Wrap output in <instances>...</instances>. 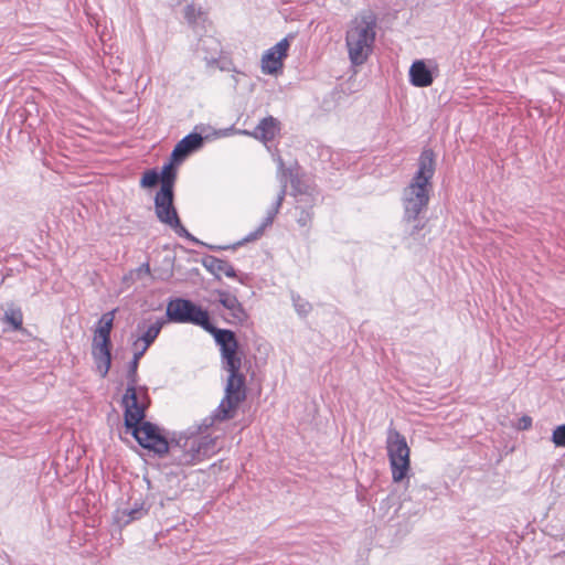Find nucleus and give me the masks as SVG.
Masks as SVG:
<instances>
[{
	"instance_id": "nucleus-1",
	"label": "nucleus",
	"mask_w": 565,
	"mask_h": 565,
	"mask_svg": "<svg viewBox=\"0 0 565 565\" xmlns=\"http://www.w3.org/2000/svg\"><path fill=\"white\" fill-rule=\"evenodd\" d=\"M212 426V418H203L174 435L171 440L161 434L158 425L147 420L129 431L142 448L159 457L169 455L173 465L194 466L217 451V438L205 433Z\"/></svg>"
},
{
	"instance_id": "nucleus-2",
	"label": "nucleus",
	"mask_w": 565,
	"mask_h": 565,
	"mask_svg": "<svg viewBox=\"0 0 565 565\" xmlns=\"http://www.w3.org/2000/svg\"><path fill=\"white\" fill-rule=\"evenodd\" d=\"M435 153L433 149L425 148L418 158L416 173L402 193L403 220L406 223L413 224L411 234L424 227V223L419 216L427 210L433 188L430 181L435 174Z\"/></svg>"
},
{
	"instance_id": "nucleus-3",
	"label": "nucleus",
	"mask_w": 565,
	"mask_h": 565,
	"mask_svg": "<svg viewBox=\"0 0 565 565\" xmlns=\"http://www.w3.org/2000/svg\"><path fill=\"white\" fill-rule=\"evenodd\" d=\"M375 29L376 17L371 11L362 12L351 21L345 34V45L353 65H362L372 53Z\"/></svg>"
},
{
	"instance_id": "nucleus-4",
	"label": "nucleus",
	"mask_w": 565,
	"mask_h": 565,
	"mask_svg": "<svg viewBox=\"0 0 565 565\" xmlns=\"http://www.w3.org/2000/svg\"><path fill=\"white\" fill-rule=\"evenodd\" d=\"M242 363L233 365H224L228 372V377L225 386V395L220 405L206 418L215 420H226L234 417L235 411L238 405L246 398L245 376L239 372Z\"/></svg>"
},
{
	"instance_id": "nucleus-5",
	"label": "nucleus",
	"mask_w": 565,
	"mask_h": 565,
	"mask_svg": "<svg viewBox=\"0 0 565 565\" xmlns=\"http://www.w3.org/2000/svg\"><path fill=\"white\" fill-rule=\"evenodd\" d=\"M115 311L104 313L97 322L92 342V355L96 369L105 377L111 365V339Z\"/></svg>"
},
{
	"instance_id": "nucleus-6",
	"label": "nucleus",
	"mask_w": 565,
	"mask_h": 565,
	"mask_svg": "<svg viewBox=\"0 0 565 565\" xmlns=\"http://www.w3.org/2000/svg\"><path fill=\"white\" fill-rule=\"evenodd\" d=\"M386 450L394 482L403 481L411 469V450L406 438L396 429H390Z\"/></svg>"
},
{
	"instance_id": "nucleus-7",
	"label": "nucleus",
	"mask_w": 565,
	"mask_h": 565,
	"mask_svg": "<svg viewBox=\"0 0 565 565\" xmlns=\"http://www.w3.org/2000/svg\"><path fill=\"white\" fill-rule=\"evenodd\" d=\"M154 213L158 221L169 226L173 232L192 243L202 244L181 223L174 206V192L158 191L154 195Z\"/></svg>"
},
{
	"instance_id": "nucleus-8",
	"label": "nucleus",
	"mask_w": 565,
	"mask_h": 565,
	"mask_svg": "<svg viewBox=\"0 0 565 565\" xmlns=\"http://www.w3.org/2000/svg\"><path fill=\"white\" fill-rule=\"evenodd\" d=\"M166 316L170 322L191 323L202 329L211 318L206 309L190 299L181 297L168 301Z\"/></svg>"
},
{
	"instance_id": "nucleus-9",
	"label": "nucleus",
	"mask_w": 565,
	"mask_h": 565,
	"mask_svg": "<svg viewBox=\"0 0 565 565\" xmlns=\"http://www.w3.org/2000/svg\"><path fill=\"white\" fill-rule=\"evenodd\" d=\"M121 403L125 407L124 424L128 431L146 422L149 397L145 386H127Z\"/></svg>"
},
{
	"instance_id": "nucleus-10",
	"label": "nucleus",
	"mask_w": 565,
	"mask_h": 565,
	"mask_svg": "<svg viewBox=\"0 0 565 565\" xmlns=\"http://www.w3.org/2000/svg\"><path fill=\"white\" fill-rule=\"evenodd\" d=\"M203 330L213 335L222 355L223 365H231L233 367L236 363H242L241 356L237 355L238 342L236 335L232 330L216 328L211 318L203 327Z\"/></svg>"
},
{
	"instance_id": "nucleus-11",
	"label": "nucleus",
	"mask_w": 565,
	"mask_h": 565,
	"mask_svg": "<svg viewBox=\"0 0 565 565\" xmlns=\"http://www.w3.org/2000/svg\"><path fill=\"white\" fill-rule=\"evenodd\" d=\"M203 330L213 335L222 355L223 365H231L233 367L236 363H242L241 356L237 355L238 342L236 335L232 330L216 328L211 318L203 327Z\"/></svg>"
},
{
	"instance_id": "nucleus-12",
	"label": "nucleus",
	"mask_w": 565,
	"mask_h": 565,
	"mask_svg": "<svg viewBox=\"0 0 565 565\" xmlns=\"http://www.w3.org/2000/svg\"><path fill=\"white\" fill-rule=\"evenodd\" d=\"M289 46V36H286L265 51L262 56V71L264 74L273 75L282 68V60L287 56Z\"/></svg>"
},
{
	"instance_id": "nucleus-13",
	"label": "nucleus",
	"mask_w": 565,
	"mask_h": 565,
	"mask_svg": "<svg viewBox=\"0 0 565 565\" xmlns=\"http://www.w3.org/2000/svg\"><path fill=\"white\" fill-rule=\"evenodd\" d=\"M434 70H437V66L433 61H414L408 71L409 83L420 88L430 86L435 79Z\"/></svg>"
},
{
	"instance_id": "nucleus-14",
	"label": "nucleus",
	"mask_w": 565,
	"mask_h": 565,
	"mask_svg": "<svg viewBox=\"0 0 565 565\" xmlns=\"http://www.w3.org/2000/svg\"><path fill=\"white\" fill-rule=\"evenodd\" d=\"M204 137L198 132H191L183 137L173 148L171 154L174 162H183L191 153L203 147Z\"/></svg>"
},
{
	"instance_id": "nucleus-15",
	"label": "nucleus",
	"mask_w": 565,
	"mask_h": 565,
	"mask_svg": "<svg viewBox=\"0 0 565 565\" xmlns=\"http://www.w3.org/2000/svg\"><path fill=\"white\" fill-rule=\"evenodd\" d=\"M196 52L207 66H212L217 63L221 57L222 45L216 38L205 35L200 38Z\"/></svg>"
},
{
	"instance_id": "nucleus-16",
	"label": "nucleus",
	"mask_w": 565,
	"mask_h": 565,
	"mask_svg": "<svg viewBox=\"0 0 565 565\" xmlns=\"http://www.w3.org/2000/svg\"><path fill=\"white\" fill-rule=\"evenodd\" d=\"M279 132L280 122L273 116L263 118L252 132L247 130L243 131L244 135L259 139L264 143L273 141Z\"/></svg>"
},
{
	"instance_id": "nucleus-17",
	"label": "nucleus",
	"mask_w": 565,
	"mask_h": 565,
	"mask_svg": "<svg viewBox=\"0 0 565 565\" xmlns=\"http://www.w3.org/2000/svg\"><path fill=\"white\" fill-rule=\"evenodd\" d=\"M218 296L220 303L230 311L231 320H228V322L241 326L244 324L248 319V315L237 297L226 291H218Z\"/></svg>"
},
{
	"instance_id": "nucleus-18",
	"label": "nucleus",
	"mask_w": 565,
	"mask_h": 565,
	"mask_svg": "<svg viewBox=\"0 0 565 565\" xmlns=\"http://www.w3.org/2000/svg\"><path fill=\"white\" fill-rule=\"evenodd\" d=\"M202 265L207 271L215 276L216 279H221L222 275L228 278H236V270L225 259L206 255L202 258Z\"/></svg>"
},
{
	"instance_id": "nucleus-19",
	"label": "nucleus",
	"mask_w": 565,
	"mask_h": 565,
	"mask_svg": "<svg viewBox=\"0 0 565 565\" xmlns=\"http://www.w3.org/2000/svg\"><path fill=\"white\" fill-rule=\"evenodd\" d=\"M163 321L162 320H156L153 323H151L143 332L140 337H138L132 345L134 348H139L141 349L142 351H147L148 348L156 341V339L158 338L162 327H163Z\"/></svg>"
},
{
	"instance_id": "nucleus-20",
	"label": "nucleus",
	"mask_w": 565,
	"mask_h": 565,
	"mask_svg": "<svg viewBox=\"0 0 565 565\" xmlns=\"http://www.w3.org/2000/svg\"><path fill=\"white\" fill-rule=\"evenodd\" d=\"M181 162H174L170 154L169 162L164 163L159 172L161 178V186L159 191L174 192V183L177 180V166Z\"/></svg>"
},
{
	"instance_id": "nucleus-21",
	"label": "nucleus",
	"mask_w": 565,
	"mask_h": 565,
	"mask_svg": "<svg viewBox=\"0 0 565 565\" xmlns=\"http://www.w3.org/2000/svg\"><path fill=\"white\" fill-rule=\"evenodd\" d=\"M149 512V507H146L145 502L136 500L131 508L121 511L122 516H127L124 524L127 525L134 521L140 520L146 516Z\"/></svg>"
},
{
	"instance_id": "nucleus-22",
	"label": "nucleus",
	"mask_w": 565,
	"mask_h": 565,
	"mask_svg": "<svg viewBox=\"0 0 565 565\" xmlns=\"http://www.w3.org/2000/svg\"><path fill=\"white\" fill-rule=\"evenodd\" d=\"M146 352L139 348H135V352L131 361L128 364L127 370V386H137L138 384V365L139 361Z\"/></svg>"
},
{
	"instance_id": "nucleus-23",
	"label": "nucleus",
	"mask_w": 565,
	"mask_h": 565,
	"mask_svg": "<svg viewBox=\"0 0 565 565\" xmlns=\"http://www.w3.org/2000/svg\"><path fill=\"white\" fill-rule=\"evenodd\" d=\"M4 321L11 324L13 330H20L23 323V315L20 308L10 306L4 311Z\"/></svg>"
},
{
	"instance_id": "nucleus-24",
	"label": "nucleus",
	"mask_w": 565,
	"mask_h": 565,
	"mask_svg": "<svg viewBox=\"0 0 565 565\" xmlns=\"http://www.w3.org/2000/svg\"><path fill=\"white\" fill-rule=\"evenodd\" d=\"M291 301L296 312L301 318L307 317L312 310L311 303L305 298H302L299 294H296L294 291L291 292Z\"/></svg>"
},
{
	"instance_id": "nucleus-25",
	"label": "nucleus",
	"mask_w": 565,
	"mask_h": 565,
	"mask_svg": "<svg viewBox=\"0 0 565 565\" xmlns=\"http://www.w3.org/2000/svg\"><path fill=\"white\" fill-rule=\"evenodd\" d=\"M161 183V178L157 169L146 170L140 179V186L143 189L154 188L158 183Z\"/></svg>"
},
{
	"instance_id": "nucleus-26",
	"label": "nucleus",
	"mask_w": 565,
	"mask_h": 565,
	"mask_svg": "<svg viewBox=\"0 0 565 565\" xmlns=\"http://www.w3.org/2000/svg\"><path fill=\"white\" fill-rule=\"evenodd\" d=\"M286 190H287V182H286V180H284L282 184H281V188H280V191L278 192L275 202L271 204V206L266 212V215L270 216V218L273 221L275 220L276 215L278 214V212L280 210V206H281L282 201H284L285 195H286Z\"/></svg>"
},
{
	"instance_id": "nucleus-27",
	"label": "nucleus",
	"mask_w": 565,
	"mask_h": 565,
	"mask_svg": "<svg viewBox=\"0 0 565 565\" xmlns=\"http://www.w3.org/2000/svg\"><path fill=\"white\" fill-rule=\"evenodd\" d=\"M299 213L297 216V223L301 227L310 226L312 218H313V212L312 207L303 209V207H296Z\"/></svg>"
},
{
	"instance_id": "nucleus-28",
	"label": "nucleus",
	"mask_w": 565,
	"mask_h": 565,
	"mask_svg": "<svg viewBox=\"0 0 565 565\" xmlns=\"http://www.w3.org/2000/svg\"><path fill=\"white\" fill-rule=\"evenodd\" d=\"M551 440L556 447L565 448V424L553 429Z\"/></svg>"
},
{
	"instance_id": "nucleus-29",
	"label": "nucleus",
	"mask_w": 565,
	"mask_h": 565,
	"mask_svg": "<svg viewBox=\"0 0 565 565\" xmlns=\"http://www.w3.org/2000/svg\"><path fill=\"white\" fill-rule=\"evenodd\" d=\"M201 10L196 9L194 6L189 4L184 8V19L189 24L194 25L198 23L199 18H201Z\"/></svg>"
},
{
	"instance_id": "nucleus-30",
	"label": "nucleus",
	"mask_w": 565,
	"mask_h": 565,
	"mask_svg": "<svg viewBox=\"0 0 565 565\" xmlns=\"http://www.w3.org/2000/svg\"><path fill=\"white\" fill-rule=\"evenodd\" d=\"M264 233L262 232V230H259L257 227L255 231H253L248 235H246L241 242L236 243L233 247L241 246V245H243L244 243H247V242L256 241Z\"/></svg>"
},
{
	"instance_id": "nucleus-31",
	"label": "nucleus",
	"mask_w": 565,
	"mask_h": 565,
	"mask_svg": "<svg viewBox=\"0 0 565 565\" xmlns=\"http://www.w3.org/2000/svg\"><path fill=\"white\" fill-rule=\"evenodd\" d=\"M134 275H136L137 278H141L142 276L150 275V266L148 263L141 264L138 268H136L132 271Z\"/></svg>"
},
{
	"instance_id": "nucleus-32",
	"label": "nucleus",
	"mask_w": 565,
	"mask_h": 565,
	"mask_svg": "<svg viewBox=\"0 0 565 565\" xmlns=\"http://www.w3.org/2000/svg\"><path fill=\"white\" fill-rule=\"evenodd\" d=\"M273 220L270 218V216H265V218L263 220V222L260 223V225L258 226L259 230H262V232L264 233V231L266 230V227L270 226L273 224Z\"/></svg>"
},
{
	"instance_id": "nucleus-33",
	"label": "nucleus",
	"mask_w": 565,
	"mask_h": 565,
	"mask_svg": "<svg viewBox=\"0 0 565 565\" xmlns=\"http://www.w3.org/2000/svg\"><path fill=\"white\" fill-rule=\"evenodd\" d=\"M520 428H522V429L530 428V416H527V415L522 416V418L520 419Z\"/></svg>"
},
{
	"instance_id": "nucleus-34",
	"label": "nucleus",
	"mask_w": 565,
	"mask_h": 565,
	"mask_svg": "<svg viewBox=\"0 0 565 565\" xmlns=\"http://www.w3.org/2000/svg\"><path fill=\"white\" fill-rule=\"evenodd\" d=\"M278 166H279L280 169L284 168V161H282V159L280 157H278Z\"/></svg>"
},
{
	"instance_id": "nucleus-35",
	"label": "nucleus",
	"mask_w": 565,
	"mask_h": 565,
	"mask_svg": "<svg viewBox=\"0 0 565 565\" xmlns=\"http://www.w3.org/2000/svg\"><path fill=\"white\" fill-rule=\"evenodd\" d=\"M210 248H212V249H225L226 247H221V246H217V247H215V246H210Z\"/></svg>"
},
{
	"instance_id": "nucleus-36",
	"label": "nucleus",
	"mask_w": 565,
	"mask_h": 565,
	"mask_svg": "<svg viewBox=\"0 0 565 565\" xmlns=\"http://www.w3.org/2000/svg\"><path fill=\"white\" fill-rule=\"evenodd\" d=\"M137 329L141 330V329H143V326L141 323H138Z\"/></svg>"
}]
</instances>
